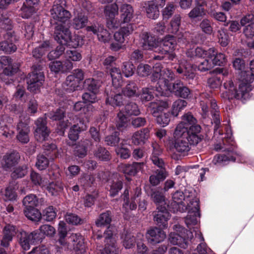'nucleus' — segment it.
Returning <instances> with one entry per match:
<instances>
[{
    "mask_svg": "<svg viewBox=\"0 0 254 254\" xmlns=\"http://www.w3.org/2000/svg\"><path fill=\"white\" fill-rule=\"evenodd\" d=\"M144 164L145 163L143 162L122 164L119 166V171L124 174L128 182H130L132 180V177L143 169Z\"/></svg>",
    "mask_w": 254,
    "mask_h": 254,
    "instance_id": "obj_15",
    "label": "nucleus"
},
{
    "mask_svg": "<svg viewBox=\"0 0 254 254\" xmlns=\"http://www.w3.org/2000/svg\"><path fill=\"white\" fill-rule=\"evenodd\" d=\"M154 90L152 87H143L138 92L137 97L142 104H145L154 98Z\"/></svg>",
    "mask_w": 254,
    "mask_h": 254,
    "instance_id": "obj_45",
    "label": "nucleus"
},
{
    "mask_svg": "<svg viewBox=\"0 0 254 254\" xmlns=\"http://www.w3.org/2000/svg\"><path fill=\"white\" fill-rule=\"evenodd\" d=\"M107 72H109L111 75L113 84L115 86L120 85L122 79L120 69L116 67H111Z\"/></svg>",
    "mask_w": 254,
    "mask_h": 254,
    "instance_id": "obj_58",
    "label": "nucleus"
},
{
    "mask_svg": "<svg viewBox=\"0 0 254 254\" xmlns=\"http://www.w3.org/2000/svg\"><path fill=\"white\" fill-rule=\"evenodd\" d=\"M0 26L1 29L6 31L12 30V21L6 11H2L0 13Z\"/></svg>",
    "mask_w": 254,
    "mask_h": 254,
    "instance_id": "obj_54",
    "label": "nucleus"
},
{
    "mask_svg": "<svg viewBox=\"0 0 254 254\" xmlns=\"http://www.w3.org/2000/svg\"><path fill=\"white\" fill-rule=\"evenodd\" d=\"M87 129V125L84 123L83 119H79V123L73 125L70 128L68 136L69 139L73 141H76L79 138V134Z\"/></svg>",
    "mask_w": 254,
    "mask_h": 254,
    "instance_id": "obj_31",
    "label": "nucleus"
},
{
    "mask_svg": "<svg viewBox=\"0 0 254 254\" xmlns=\"http://www.w3.org/2000/svg\"><path fill=\"white\" fill-rule=\"evenodd\" d=\"M37 9L36 7L32 5H28L23 3L20 8V15L23 18L28 19L31 18L36 12Z\"/></svg>",
    "mask_w": 254,
    "mask_h": 254,
    "instance_id": "obj_53",
    "label": "nucleus"
},
{
    "mask_svg": "<svg viewBox=\"0 0 254 254\" xmlns=\"http://www.w3.org/2000/svg\"><path fill=\"white\" fill-rule=\"evenodd\" d=\"M122 26L118 31L115 33L114 35V39L117 42L120 43H124L127 42L128 36L132 34L134 30L133 24L121 23Z\"/></svg>",
    "mask_w": 254,
    "mask_h": 254,
    "instance_id": "obj_24",
    "label": "nucleus"
},
{
    "mask_svg": "<svg viewBox=\"0 0 254 254\" xmlns=\"http://www.w3.org/2000/svg\"><path fill=\"white\" fill-rule=\"evenodd\" d=\"M175 138H169L166 143L165 145L170 151L175 149L177 152L180 153H187L189 151L192 144L186 138H183V135L176 136L174 134Z\"/></svg>",
    "mask_w": 254,
    "mask_h": 254,
    "instance_id": "obj_12",
    "label": "nucleus"
},
{
    "mask_svg": "<svg viewBox=\"0 0 254 254\" xmlns=\"http://www.w3.org/2000/svg\"><path fill=\"white\" fill-rule=\"evenodd\" d=\"M58 232L59 237L58 242L62 246L65 245L66 243L65 238L67 234V229L66 224L64 221H60L58 225Z\"/></svg>",
    "mask_w": 254,
    "mask_h": 254,
    "instance_id": "obj_49",
    "label": "nucleus"
},
{
    "mask_svg": "<svg viewBox=\"0 0 254 254\" xmlns=\"http://www.w3.org/2000/svg\"><path fill=\"white\" fill-rule=\"evenodd\" d=\"M34 231H37V233L41 234V242L45 237V236L52 237L56 233V230L54 227L49 225H43L39 229Z\"/></svg>",
    "mask_w": 254,
    "mask_h": 254,
    "instance_id": "obj_60",
    "label": "nucleus"
},
{
    "mask_svg": "<svg viewBox=\"0 0 254 254\" xmlns=\"http://www.w3.org/2000/svg\"><path fill=\"white\" fill-rule=\"evenodd\" d=\"M37 231H33L30 233L23 231L18 235V243L24 251L30 249L31 245H35L41 243V234Z\"/></svg>",
    "mask_w": 254,
    "mask_h": 254,
    "instance_id": "obj_13",
    "label": "nucleus"
},
{
    "mask_svg": "<svg viewBox=\"0 0 254 254\" xmlns=\"http://www.w3.org/2000/svg\"><path fill=\"white\" fill-rule=\"evenodd\" d=\"M138 88L134 81H129L125 87L123 89L122 92L126 97H137Z\"/></svg>",
    "mask_w": 254,
    "mask_h": 254,
    "instance_id": "obj_46",
    "label": "nucleus"
},
{
    "mask_svg": "<svg viewBox=\"0 0 254 254\" xmlns=\"http://www.w3.org/2000/svg\"><path fill=\"white\" fill-rule=\"evenodd\" d=\"M49 67L52 72L55 73L66 72L70 70L73 67V64L69 60H65L63 62L55 61L51 62Z\"/></svg>",
    "mask_w": 254,
    "mask_h": 254,
    "instance_id": "obj_28",
    "label": "nucleus"
},
{
    "mask_svg": "<svg viewBox=\"0 0 254 254\" xmlns=\"http://www.w3.org/2000/svg\"><path fill=\"white\" fill-rule=\"evenodd\" d=\"M179 229V232L170 234L169 241L173 245H178L182 248L186 249L189 240L193 238L192 233L190 230L180 226Z\"/></svg>",
    "mask_w": 254,
    "mask_h": 254,
    "instance_id": "obj_8",
    "label": "nucleus"
},
{
    "mask_svg": "<svg viewBox=\"0 0 254 254\" xmlns=\"http://www.w3.org/2000/svg\"><path fill=\"white\" fill-rule=\"evenodd\" d=\"M65 222L72 226H79L84 224L86 220L81 218L77 214L71 212H67L64 215Z\"/></svg>",
    "mask_w": 254,
    "mask_h": 254,
    "instance_id": "obj_38",
    "label": "nucleus"
},
{
    "mask_svg": "<svg viewBox=\"0 0 254 254\" xmlns=\"http://www.w3.org/2000/svg\"><path fill=\"white\" fill-rule=\"evenodd\" d=\"M146 238L149 244L155 245L162 242L166 238V234L162 228L151 227L146 233Z\"/></svg>",
    "mask_w": 254,
    "mask_h": 254,
    "instance_id": "obj_21",
    "label": "nucleus"
},
{
    "mask_svg": "<svg viewBox=\"0 0 254 254\" xmlns=\"http://www.w3.org/2000/svg\"><path fill=\"white\" fill-rule=\"evenodd\" d=\"M177 46V42L174 36L170 35L166 36L160 41L159 43V50L165 53H173Z\"/></svg>",
    "mask_w": 254,
    "mask_h": 254,
    "instance_id": "obj_29",
    "label": "nucleus"
},
{
    "mask_svg": "<svg viewBox=\"0 0 254 254\" xmlns=\"http://www.w3.org/2000/svg\"><path fill=\"white\" fill-rule=\"evenodd\" d=\"M54 39L59 44L66 46L70 40L71 32L67 24H58L54 28Z\"/></svg>",
    "mask_w": 254,
    "mask_h": 254,
    "instance_id": "obj_17",
    "label": "nucleus"
},
{
    "mask_svg": "<svg viewBox=\"0 0 254 254\" xmlns=\"http://www.w3.org/2000/svg\"><path fill=\"white\" fill-rule=\"evenodd\" d=\"M207 58L210 60L214 66H224L227 63L226 55L222 53H218L214 48L208 49Z\"/></svg>",
    "mask_w": 254,
    "mask_h": 254,
    "instance_id": "obj_26",
    "label": "nucleus"
},
{
    "mask_svg": "<svg viewBox=\"0 0 254 254\" xmlns=\"http://www.w3.org/2000/svg\"><path fill=\"white\" fill-rule=\"evenodd\" d=\"M122 111L128 116H138L140 113L138 105L133 102L127 103Z\"/></svg>",
    "mask_w": 254,
    "mask_h": 254,
    "instance_id": "obj_56",
    "label": "nucleus"
},
{
    "mask_svg": "<svg viewBox=\"0 0 254 254\" xmlns=\"http://www.w3.org/2000/svg\"><path fill=\"white\" fill-rule=\"evenodd\" d=\"M187 130L182 131L180 133L175 134L176 136L183 135V138L187 139L192 146H196L203 139V135L201 133V127L199 125L191 126L188 127Z\"/></svg>",
    "mask_w": 254,
    "mask_h": 254,
    "instance_id": "obj_11",
    "label": "nucleus"
},
{
    "mask_svg": "<svg viewBox=\"0 0 254 254\" xmlns=\"http://www.w3.org/2000/svg\"><path fill=\"white\" fill-rule=\"evenodd\" d=\"M175 68L177 73L184 79H193L195 76L194 69L191 64L188 63L179 64Z\"/></svg>",
    "mask_w": 254,
    "mask_h": 254,
    "instance_id": "obj_27",
    "label": "nucleus"
},
{
    "mask_svg": "<svg viewBox=\"0 0 254 254\" xmlns=\"http://www.w3.org/2000/svg\"><path fill=\"white\" fill-rule=\"evenodd\" d=\"M46 189L52 195H57L63 190V186L60 181L52 182L47 185Z\"/></svg>",
    "mask_w": 254,
    "mask_h": 254,
    "instance_id": "obj_63",
    "label": "nucleus"
},
{
    "mask_svg": "<svg viewBox=\"0 0 254 254\" xmlns=\"http://www.w3.org/2000/svg\"><path fill=\"white\" fill-rule=\"evenodd\" d=\"M145 11L147 17L150 19H156L160 15L158 4L153 1H149L146 4Z\"/></svg>",
    "mask_w": 254,
    "mask_h": 254,
    "instance_id": "obj_44",
    "label": "nucleus"
},
{
    "mask_svg": "<svg viewBox=\"0 0 254 254\" xmlns=\"http://www.w3.org/2000/svg\"><path fill=\"white\" fill-rule=\"evenodd\" d=\"M225 140H223V145H225L226 143L230 144L228 148L222 146L221 144H216L214 146L215 150L220 151L222 150L224 153L222 154L216 155L213 161L215 164H225L226 162L236 161L235 155L236 152L234 150L235 145L233 139L232 137V133L230 135L227 134V136L225 137Z\"/></svg>",
    "mask_w": 254,
    "mask_h": 254,
    "instance_id": "obj_3",
    "label": "nucleus"
},
{
    "mask_svg": "<svg viewBox=\"0 0 254 254\" xmlns=\"http://www.w3.org/2000/svg\"><path fill=\"white\" fill-rule=\"evenodd\" d=\"M149 129L144 128L135 132L131 136V142L135 145L144 144L149 136Z\"/></svg>",
    "mask_w": 254,
    "mask_h": 254,
    "instance_id": "obj_34",
    "label": "nucleus"
},
{
    "mask_svg": "<svg viewBox=\"0 0 254 254\" xmlns=\"http://www.w3.org/2000/svg\"><path fill=\"white\" fill-rule=\"evenodd\" d=\"M199 27L201 31L206 34L211 35L213 32L212 20L208 18H204L200 20Z\"/></svg>",
    "mask_w": 254,
    "mask_h": 254,
    "instance_id": "obj_64",
    "label": "nucleus"
},
{
    "mask_svg": "<svg viewBox=\"0 0 254 254\" xmlns=\"http://www.w3.org/2000/svg\"><path fill=\"white\" fill-rule=\"evenodd\" d=\"M144 190L146 194L150 197L151 200L157 205V207L168 205L166 202L165 196L162 188L147 185L145 187Z\"/></svg>",
    "mask_w": 254,
    "mask_h": 254,
    "instance_id": "obj_14",
    "label": "nucleus"
},
{
    "mask_svg": "<svg viewBox=\"0 0 254 254\" xmlns=\"http://www.w3.org/2000/svg\"><path fill=\"white\" fill-rule=\"evenodd\" d=\"M17 133L16 136L17 140L22 144H27L30 140V127L26 122L20 121L16 126Z\"/></svg>",
    "mask_w": 254,
    "mask_h": 254,
    "instance_id": "obj_23",
    "label": "nucleus"
},
{
    "mask_svg": "<svg viewBox=\"0 0 254 254\" xmlns=\"http://www.w3.org/2000/svg\"><path fill=\"white\" fill-rule=\"evenodd\" d=\"M164 85L158 87L159 95L166 96L168 92L173 93L175 96L186 99L190 97V90L185 85L182 81L176 80L174 82H170L169 80H164Z\"/></svg>",
    "mask_w": 254,
    "mask_h": 254,
    "instance_id": "obj_4",
    "label": "nucleus"
},
{
    "mask_svg": "<svg viewBox=\"0 0 254 254\" xmlns=\"http://www.w3.org/2000/svg\"><path fill=\"white\" fill-rule=\"evenodd\" d=\"M120 20L123 24L130 23L133 17V9L132 7L128 4H124L121 7Z\"/></svg>",
    "mask_w": 254,
    "mask_h": 254,
    "instance_id": "obj_41",
    "label": "nucleus"
},
{
    "mask_svg": "<svg viewBox=\"0 0 254 254\" xmlns=\"http://www.w3.org/2000/svg\"><path fill=\"white\" fill-rule=\"evenodd\" d=\"M197 125V120L191 113L188 112L182 116V121L176 127L174 134H179L183 130L186 131L188 127Z\"/></svg>",
    "mask_w": 254,
    "mask_h": 254,
    "instance_id": "obj_22",
    "label": "nucleus"
},
{
    "mask_svg": "<svg viewBox=\"0 0 254 254\" xmlns=\"http://www.w3.org/2000/svg\"><path fill=\"white\" fill-rule=\"evenodd\" d=\"M47 116L52 121H59L58 124V128L59 129L58 133L61 135L64 134L65 129L71 124L68 120H64L65 117V109L64 107H59L48 112Z\"/></svg>",
    "mask_w": 254,
    "mask_h": 254,
    "instance_id": "obj_10",
    "label": "nucleus"
},
{
    "mask_svg": "<svg viewBox=\"0 0 254 254\" xmlns=\"http://www.w3.org/2000/svg\"><path fill=\"white\" fill-rule=\"evenodd\" d=\"M23 204L24 209L36 207L39 204V199L35 194H30L26 195L23 199Z\"/></svg>",
    "mask_w": 254,
    "mask_h": 254,
    "instance_id": "obj_57",
    "label": "nucleus"
},
{
    "mask_svg": "<svg viewBox=\"0 0 254 254\" xmlns=\"http://www.w3.org/2000/svg\"><path fill=\"white\" fill-rule=\"evenodd\" d=\"M102 82L100 80L93 78H88L83 82V88L89 92L99 93Z\"/></svg>",
    "mask_w": 254,
    "mask_h": 254,
    "instance_id": "obj_37",
    "label": "nucleus"
},
{
    "mask_svg": "<svg viewBox=\"0 0 254 254\" xmlns=\"http://www.w3.org/2000/svg\"><path fill=\"white\" fill-rule=\"evenodd\" d=\"M120 134L119 131H115L112 134L107 135L104 139L105 144L108 146H116L120 141Z\"/></svg>",
    "mask_w": 254,
    "mask_h": 254,
    "instance_id": "obj_61",
    "label": "nucleus"
},
{
    "mask_svg": "<svg viewBox=\"0 0 254 254\" xmlns=\"http://www.w3.org/2000/svg\"><path fill=\"white\" fill-rule=\"evenodd\" d=\"M80 83V82L70 75L66 77L65 81V84L68 87L67 90H69V92L79 90Z\"/></svg>",
    "mask_w": 254,
    "mask_h": 254,
    "instance_id": "obj_62",
    "label": "nucleus"
},
{
    "mask_svg": "<svg viewBox=\"0 0 254 254\" xmlns=\"http://www.w3.org/2000/svg\"><path fill=\"white\" fill-rule=\"evenodd\" d=\"M139 38V46L143 50H153L159 46L158 39L150 32H141Z\"/></svg>",
    "mask_w": 254,
    "mask_h": 254,
    "instance_id": "obj_16",
    "label": "nucleus"
},
{
    "mask_svg": "<svg viewBox=\"0 0 254 254\" xmlns=\"http://www.w3.org/2000/svg\"><path fill=\"white\" fill-rule=\"evenodd\" d=\"M205 1L201 2L197 1L196 5L189 13L188 16L191 20H201L206 15V10L203 7L205 4Z\"/></svg>",
    "mask_w": 254,
    "mask_h": 254,
    "instance_id": "obj_30",
    "label": "nucleus"
},
{
    "mask_svg": "<svg viewBox=\"0 0 254 254\" xmlns=\"http://www.w3.org/2000/svg\"><path fill=\"white\" fill-rule=\"evenodd\" d=\"M106 227L103 233L99 231L93 232V237L95 240H98L104 238V243L106 244L102 254H118V250L116 248L113 238L117 234V229L114 225H109Z\"/></svg>",
    "mask_w": 254,
    "mask_h": 254,
    "instance_id": "obj_2",
    "label": "nucleus"
},
{
    "mask_svg": "<svg viewBox=\"0 0 254 254\" xmlns=\"http://www.w3.org/2000/svg\"><path fill=\"white\" fill-rule=\"evenodd\" d=\"M44 62L43 60H40L39 63L34 64L32 67V72L27 77V87L30 92L36 93L43 85L45 79L43 71Z\"/></svg>",
    "mask_w": 254,
    "mask_h": 254,
    "instance_id": "obj_5",
    "label": "nucleus"
},
{
    "mask_svg": "<svg viewBox=\"0 0 254 254\" xmlns=\"http://www.w3.org/2000/svg\"><path fill=\"white\" fill-rule=\"evenodd\" d=\"M94 155L97 159L103 161H109L111 158L109 151L100 145L94 150Z\"/></svg>",
    "mask_w": 254,
    "mask_h": 254,
    "instance_id": "obj_51",
    "label": "nucleus"
},
{
    "mask_svg": "<svg viewBox=\"0 0 254 254\" xmlns=\"http://www.w3.org/2000/svg\"><path fill=\"white\" fill-rule=\"evenodd\" d=\"M181 16L179 14L175 15L170 22V26L168 27L169 32L177 34L180 32L181 23Z\"/></svg>",
    "mask_w": 254,
    "mask_h": 254,
    "instance_id": "obj_50",
    "label": "nucleus"
},
{
    "mask_svg": "<svg viewBox=\"0 0 254 254\" xmlns=\"http://www.w3.org/2000/svg\"><path fill=\"white\" fill-rule=\"evenodd\" d=\"M168 205L157 207L158 211L154 214V221L160 228L164 229L167 227L168 221L171 215L168 210Z\"/></svg>",
    "mask_w": 254,
    "mask_h": 254,
    "instance_id": "obj_20",
    "label": "nucleus"
},
{
    "mask_svg": "<svg viewBox=\"0 0 254 254\" xmlns=\"http://www.w3.org/2000/svg\"><path fill=\"white\" fill-rule=\"evenodd\" d=\"M113 216V213L111 210H106L98 216L95 221V224L97 227L100 228H104L111 225Z\"/></svg>",
    "mask_w": 254,
    "mask_h": 254,
    "instance_id": "obj_35",
    "label": "nucleus"
},
{
    "mask_svg": "<svg viewBox=\"0 0 254 254\" xmlns=\"http://www.w3.org/2000/svg\"><path fill=\"white\" fill-rule=\"evenodd\" d=\"M125 96L123 93L115 94L110 92L109 94L107 93L106 103L114 107H121L124 105L125 102Z\"/></svg>",
    "mask_w": 254,
    "mask_h": 254,
    "instance_id": "obj_32",
    "label": "nucleus"
},
{
    "mask_svg": "<svg viewBox=\"0 0 254 254\" xmlns=\"http://www.w3.org/2000/svg\"><path fill=\"white\" fill-rule=\"evenodd\" d=\"M168 173L166 169H157L155 171V174L151 175L149 177V182L151 185L155 187L160 182H163L167 177Z\"/></svg>",
    "mask_w": 254,
    "mask_h": 254,
    "instance_id": "obj_39",
    "label": "nucleus"
},
{
    "mask_svg": "<svg viewBox=\"0 0 254 254\" xmlns=\"http://www.w3.org/2000/svg\"><path fill=\"white\" fill-rule=\"evenodd\" d=\"M43 149L45 156H47L51 160H54L59 157L60 152L59 151L56 144L48 142H45L43 145Z\"/></svg>",
    "mask_w": 254,
    "mask_h": 254,
    "instance_id": "obj_40",
    "label": "nucleus"
},
{
    "mask_svg": "<svg viewBox=\"0 0 254 254\" xmlns=\"http://www.w3.org/2000/svg\"><path fill=\"white\" fill-rule=\"evenodd\" d=\"M73 239V246L74 250L80 253L85 252V246L83 237L80 234H74L71 236Z\"/></svg>",
    "mask_w": 254,
    "mask_h": 254,
    "instance_id": "obj_48",
    "label": "nucleus"
},
{
    "mask_svg": "<svg viewBox=\"0 0 254 254\" xmlns=\"http://www.w3.org/2000/svg\"><path fill=\"white\" fill-rule=\"evenodd\" d=\"M18 232L17 227L11 224H6L2 229V237L0 240V246L8 248L13 237Z\"/></svg>",
    "mask_w": 254,
    "mask_h": 254,
    "instance_id": "obj_19",
    "label": "nucleus"
},
{
    "mask_svg": "<svg viewBox=\"0 0 254 254\" xmlns=\"http://www.w3.org/2000/svg\"><path fill=\"white\" fill-rule=\"evenodd\" d=\"M241 75V82L239 83L238 89L236 88L232 80H229L224 83V87L228 89L229 93L228 99L230 100L233 98L237 99H245L251 90L250 84L254 80V60L250 63V70L242 72Z\"/></svg>",
    "mask_w": 254,
    "mask_h": 254,
    "instance_id": "obj_1",
    "label": "nucleus"
},
{
    "mask_svg": "<svg viewBox=\"0 0 254 254\" xmlns=\"http://www.w3.org/2000/svg\"><path fill=\"white\" fill-rule=\"evenodd\" d=\"M187 102L184 100H177L172 105L171 115L174 117H177L179 112L183 110L187 106Z\"/></svg>",
    "mask_w": 254,
    "mask_h": 254,
    "instance_id": "obj_59",
    "label": "nucleus"
},
{
    "mask_svg": "<svg viewBox=\"0 0 254 254\" xmlns=\"http://www.w3.org/2000/svg\"><path fill=\"white\" fill-rule=\"evenodd\" d=\"M172 199L173 201L174 205H176V210H182V208L186 206V204L183 200L184 199V194L183 191L177 190L176 191L172 196Z\"/></svg>",
    "mask_w": 254,
    "mask_h": 254,
    "instance_id": "obj_55",
    "label": "nucleus"
},
{
    "mask_svg": "<svg viewBox=\"0 0 254 254\" xmlns=\"http://www.w3.org/2000/svg\"><path fill=\"white\" fill-rule=\"evenodd\" d=\"M50 48V42L49 41H44L33 50V56L37 59H40L43 55L49 51Z\"/></svg>",
    "mask_w": 254,
    "mask_h": 254,
    "instance_id": "obj_47",
    "label": "nucleus"
},
{
    "mask_svg": "<svg viewBox=\"0 0 254 254\" xmlns=\"http://www.w3.org/2000/svg\"><path fill=\"white\" fill-rule=\"evenodd\" d=\"M66 5L65 0H55L52 9L50 10L51 15V24H65L68 22L71 14L65 8Z\"/></svg>",
    "mask_w": 254,
    "mask_h": 254,
    "instance_id": "obj_7",
    "label": "nucleus"
},
{
    "mask_svg": "<svg viewBox=\"0 0 254 254\" xmlns=\"http://www.w3.org/2000/svg\"><path fill=\"white\" fill-rule=\"evenodd\" d=\"M123 182L118 179L109 182L108 183V188H107L109 196L111 197L117 196L120 191L123 189Z\"/></svg>",
    "mask_w": 254,
    "mask_h": 254,
    "instance_id": "obj_42",
    "label": "nucleus"
},
{
    "mask_svg": "<svg viewBox=\"0 0 254 254\" xmlns=\"http://www.w3.org/2000/svg\"><path fill=\"white\" fill-rule=\"evenodd\" d=\"M184 194L185 201L187 203L186 206L188 207L195 206L194 204L197 202V203L199 204V199L196 196V192L192 189H185L183 191Z\"/></svg>",
    "mask_w": 254,
    "mask_h": 254,
    "instance_id": "obj_43",
    "label": "nucleus"
},
{
    "mask_svg": "<svg viewBox=\"0 0 254 254\" xmlns=\"http://www.w3.org/2000/svg\"><path fill=\"white\" fill-rule=\"evenodd\" d=\"M18 68L12 66L6 67L0 74V79L6 85L13 84L15 78L14 74L17 71Z\"/></svg>",
    "mask_w": 254,
    "mask_h": 254,
    "instance_id": "obj_33",
    "label": "nucleus"
},
{
    "mask_svg": "<svg viewBox=\"0 0 254 254\" xmlns=\"http://www.w3.org/2000/svg\"><path fill=\"white\" fill-rule=\"evenodd\" d=\"M195 202L197 203L196 201ZM194 205L195 206L189 207L184 205V208L183 207L182 210H180V212H182L188 211V214L185 219V223L189 229H191V226L197 224V217H200L199 204L195 203Z\"/></svg>",
    "mask_w": 254,
    "mask_h": 254,
    "instance_id": "obj_18",
    "label": "nucleus"
},
{
    "mask_svg": "<svg viewBox=\"0 0 254 254\" xmlns=\"http://www.w3.org/2000/svg\"><path fill=\"white\" fill-rule=\"evenodd\" d=\"M25 216L32 221L38 222L42 219V214L40 211L36 207L24 209Z\"/></svg>",
    "mask_w": 254,
    "mask_h": 254,
    "instance_id": "obj_52",
    "label": "nucleus"
},
{
    "mask_svg": "<svg viewBox=\"0 0 254 254\" xmlns=\"http://www.w3.org/2000/svg\"><path fill=\"white\" fill-rule=\"evenodd\" d=\"M88 21V18L83 11L77 12L72 19V26L77 30L85 27Z\"/></svg>",
    "mask_w": 254,
    "mask_h": 254,
    "instance_id": "obj_36",
    "label": "nucleus"
},
{
    "mask_svg": "<svg viewBox=\"0 0 254 254\" xmlns=\"http://www.w3.org/2000/svg\"><path fill=\"white\" fill-rule=\"evenodd\" d=\"M34 128V137L37 141L43 142L48 139L51 130L47 126V117L38 118L35 121Z\"/></svg>",
    "mask_w": 254,
    "mask_h": 254,
    "instance_id": "obj_9",
    "label": "nucleus"
},
{
    "mask_svg": "<svg viewBox=\"0 0 254 254\" xmlns=\"http://www.w3.org/2000/svg\"><path fill=\"white\" fill-rule=\"evenodd\" d=\"M20 159L19 153L15 151L6 153L2 157L1 166L5 171H9L16 166Z\"/></svg>",
    "mask_w": 254,
    "mask_h": 254,
    "instance_id": "obj_25",
    "label": "nucleus"
},
{
    "mask_svg": "<svg viewBox=\"0 0 254 254\" xmlns=\"http://www.w3.org/2000/svg\"><path fill=\"white\" fill-rule=\"evenodd\" d=\"M168 102L160 100L157 102H151L147 105L148 111L156 117V123L163 127L167 126L170 121L171 113L169 112L162 113L165 109L168 107Z\"/></svg>",
    "mask_w": 254,
    "mask_h": 254,
    "instance_id": "obj_6",
    "label": "nucleus"
}]
</instances>
